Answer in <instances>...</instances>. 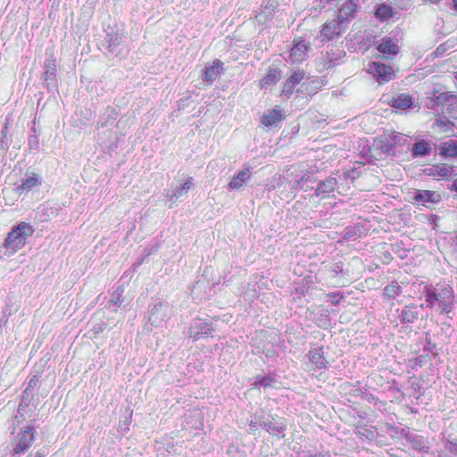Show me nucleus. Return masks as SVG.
<instances>
[{
  "instance_id": "1",
  "label": "nucleus",
  "mask_w": 457,
  "mask_h": 457,
  "mask_svg": "<svg viewBox=\"0 0 457 457\" xmlns=\"http://www.w3.org/2000/svg\"><path fill=\"white\" fill-rule=\"evenodd\" d=\"M426 306L432 309L437 304L441 314H449L453 306V290L449 285H437L436 287H427L425 294Z\"/></svg>"
},
{
  "instance_id": "2",
  "label": "nucleus",
  "mask_w": 457,
  "mask_h": 457,
  "mask_svg": "<svg viewBox=\"0 0 457 457\" xmlns=\"http://www.w3.org/2000/svg\"><path fill=\"white\" fill-rule=\"evenodd\" d=\"M34 228L26 222H21L8 234L4 247L9 255L13 254L25 245L27 237L32 236Z\"/></svg>"
},
{
  "instance_id": "3",
  "label": "nucleus",
  "mask_w": 457,
  "mask_h": 457,
  "mask_svg": "<svg viewBox=\"0 0 457 457\" xmlns=\"http://www.w3.org/2000/svg\"><path fill=\"white\" fill-rule=\"evenodd\" d=\"M35 428L28 426L22 428L16 436V441L13 445V454H21L29 449L35 440Z\"/></svg>"
},
{
  "instance_id": "4",
  "label": "nucleus",
  "mask_w": 457,
  "mask_h": 457,
  "mask_svg": "<svg viewBox=\"0 0 457 457\" xmlns=\"http://www.w3.org/2000/svg\"><path fill=\"white\" fill-rule=\"evenodd\" d=\"M367 70L379 84L388 82L395 77L393 68L380 62L370 63Z\"/></svg>"
},
{
  "instance_id": "5",
  "label": "nucleus",
  "mask_w": 457,
  "mask_h": 457,
  "mask_svg": "<svg viewBox=\"0 0 457 457\" xmlns=\"http://www.w3.org/2000/svg\"><path fill=\"white\" fill-rule=\"evenodd\" d=\"M345 29V25L337 19L326 22L320 30V37L321 41H330L341 36Z\"/></svg>"
},
{
  "instance_id": "6",
  "label": "nucleus",
  "mask_w": 457,
  "mask_h": 457,
  "mask_svg": "<svg viewBox=\"0 0 457 457\" xmlns=\"http://www.w3.org/2000/svg\"><path fill=\"white\" fill-rule=\"evenodd\" d=\"M310 49L311 46L305 40L297 38L294 40L289 57L287 60L292 63L302 62L308 57Z\"/></svg>"
},
{
  "instance_id": "7",
  "label": "nucleus",
  "mask_w": 457,
  "mask_h": 457,
  "mask_svg": "<svg viewBox=\"0 0 457 457\" xmlns=\"http://www.w3.org/2000/svg\"><path fill=\"white\" fill-rule=\"evenodd\" d=\"M213 331V328L212 324L207 321L195 319L193 320L189 327L188 334L190 337L194 338V340H198L200 338L208 337Z\"/></svg>"
},
{
  "instance_id": "8",
  "label": "nucleus",
  "mask_w": 457,
  "mask_h": 457,
  "mask_svg": "<svg viewBox=\"0 0 457 457\" xmlns=\"http://www.w3.org/2000/svg\"><path fill=\"white\" fill-rule=\"evenodd\" d=\"M308 359L307 365H310V370H321L327 369V360L324 356L322 347L311 349L305 355Z\"/></svg>"
},
{
  "instance_id": "9",
  "label": "nucleus",
  "mask_w": 457,
  "mask_h": 457,
  "mask_svg": "<svg viewBox=\"0 0 457 457\" xmlns=\"http://www.w3.org/2000/svg\"><path fill=\"white\" fill-rule=\"evenodd\" d=\"M278 7L275 0H263L260 11L255 15V19L259 24H266L271 21Z\"/></svg>"
},
{
  "instance_id": "10",
  "label": "nucleus",
  "mask_w": 457,
  "mask_h": 457,
  "mask_svg": "<svg viewBox=\"0 0 457 457\" xmlns=\"http://www.w3.org/2000/svg\"><path fill=\"white\" fill-rule=\"evenodd\" d=\"M106 42L109 53L120 57H124L128 54L129 49L126 46H123L122 37L118 33L108 34Z\"/></svg>"
},
{
  "instance_id": "11",
  "label": "nucleus",
  "mask_w": 457,
  "mask_h": 457,
  "mask_svg": "<svg viewBox=\"0 0 457 457\" xmlns=\"http://www.w3.org/2000/svg\"><path fill=\"white\" fill-rule=\"evenodd\" d=\"M169 305L167 303H156L149 310L148 320L153 326L158 327L167 318Z\"/></svg>"
},
{
  "instance_id": "12",
  "label": "nucleus",
  "mask_w": 457,
  "mask_h": 457,
  "mask_svg": "<svg viewBox=\"0 0 457 457\" xmlns=\"http://www.w3.org/2000/svg\"><path fill=\"white\" fill-rule=\"evenodd\" d=\"M423 304L420 307L416 304L405 305L402 310H397L398 319L401 323H414L420 315V308H422Z\"/></svg>"
},
{
  "instance_id": "13",
  "label": "nucleus",
  "mask_w": 457,
  "mask_h": 457,
  "mask_svg": "<svg viewBox=\"0 0 457 457\" xmlns=\"http://www.w3.org/2000/svg\"><path fill=\"white\" fill-rule=\"evenodd\" d=\"M252 177V170L249 165L245 166V168L238 171L230 180L228 185L229 190H238L240 189L245 183H246L250 178Z\"/></svg>"
},
{
  "instance_id": "14",
  "label": "nucleus",
  "mask_w": 457,
  "mask_h": 457,
  "mask_svg": "<svg viewBox=\"0 0 457 457\" xmlns=\"http://www.w3.org/2000/svg\"><path fill=\"white\" fill-rule=\"evenodd\" d=\"M42 184L41 179L38 175L35 173L26 174L25 178L21 179V184L19 185L15 190L19 195L23 193H28L32 188L38 187Z\"/></svg>"
},
{
  "instance_id": "15",
  "label": "nucleus",
  "mask_w": 457,
  "mask_h": 457,
  "mask_svg": "<svg viewBox=\"0 0 457 457\" xmlns=\"http://www.w3.org/2000/svg\"><path fill=\"white\" fill-rule=\"evenodd\" d=\"M413 200L421 203L423 205L428 204H437L441 201V195L436 191L430 190H416Z\"/></svg>"
},
{
  "instance_id": "16",
  "label": "nucleus",
  "mask_w": 457,
  "mask_h": 457,
  "mask_svg": "<svg viewBox=\"0 0 457 457\" xmlns=\"http://www.w3.org/2000/svg\"><path fill=\"white\" fill-rule=\"evenodd\" d=\"M222 66L223 62L220 60H215L212 64L206 66L202 76L203 80L212 84L221 73Z\"/></svg>"
},
{
  "instance_id": "17",
  "label": "nucleus",
  "mask_w": 457,
  "mask_h": 457,
  "mask_svg": "<svg viewBox=\"0 0 457 457\" xmlns=\"http://www.w3.org/2000/svg\"><path fill=\"white\" fill-rule=\"evenodd\" d=\"M358 4L353 0H347L343 6L339 9L337 20L345 22L348 21L350 18H353L356 12Z\"/></svg>"
},
{
  "instance_id": "18",
  "label": "nucleus",
  "mask_w": 457,
  "mask_h": 457,
  "mask_svg": "<svg viewBox=\"0 0 457 457\" xmlns=\"http://www.w3.org/2000/svg\"><path fill=\"white\" fill-rule=\"evenodd\" d=\"M435 102L437 105H442L449 111L457 104V95L451 92H442L435 96Z\"/></svg>"
},
{
  "instance_id": "19",
  "label": "nucleus",
  "mask_w": 457,
  "mask_h": 457,
  "mask_svg": "<svg viewBox=\"0 0 457 457\" xmlns=\"http://www.w3.org/2000/svg\"><path fill=\"white\" fill-rule=\"evenodd\" d=\"M378 50L384 55L386 56H394L396 55L399 52V46L396 42H395L390 37H384L379 44Z\"/></svg>"
},
{
  "instance_id": "20",
  "label": "nucleus",
  "mask_w": 457,
  "mask_h": 457,
  "mask_svg": "<svg viewBox=\"0 0 457 457\" xmlns=\"http://www.w3.org/2000/svg\"><path fill=\"white\" fill-rule=\"evenodd\" d=\"M388 136L390 137V144L393 145L395 153L402 151L404 146L407 149L410 148L411 140L408 136L402 133H392Z\"/></svg>"
},
{
  "instance_id": "21",
  "label": "nucleus",
  "mask_w": 457,
  "mask_h": 457,
  "mask_svg": "<svg viewBox=\"0 0 457 457\" xmlns=\"http://www.w3.org/2000/svg\"><path fill=\"white\" fill-rule=\"evenodd\" d=\"M193 179L191 177L187 178L186 182L181 186H177L170 190L168 191L166 196L170 200L178 199L179 197H182L183 195H186L188 192V190L192 187Z\"/></svg>"
},
{
  "instance_id": "22",
  "label": "nucleus",
  "mask_w": 457,
  "mask_h": 457,
  "mask_svg": "<svg viewBox=\"0 0 457 457\" xmlns=\"http://www.w3.org/2000/svg\"><path fill=\"white\" fill-rule=\"evenodd\" d=\"M262 427L269 433L278 436L282 434L286 428L285 423L282 420H267L262 423Z\"/></svg>"
},
{
  "instance_id": "23",
  "label": "nucleus",
  "mask_w": 457,
  "mask_h": 457,
  "mask_svg": "<svg viewBox=\"0 0 457 457\" xmlns=\"http://www.w3.org/2000/svg\"><path fill=\"white\" fill-rule=\"evenodd\" d=\"M337 184V180L336 178H333V177L328 178L327 179L321 181L318 185V187L315 190V195L317 196L325 197L327 195H328L329 193L334 191Z\"/></svg>"
},
{
  "instance_id": "24",
  "label": "nucleus",
  "mask_w": 457,
  "mask_h": 457,
  "mask_svg": "<svg viewBox=\"0 0 457 457\" xmlns=\"http://www.w3.org/2000/svg\"><path fill=\"white\" fill-rule=\"evenodd\" d=\"M281 111L278 108L268 111L262 118V123L266 127L276 125L282 120Z\"/></svg>"
},
{
  "instance_id": "25",
  "label": "nucleus",
  "mask_w": 457,
  "mask_h": 457,
  "mask_svg": "<svg viewBox=\"0 0 457 457\" xmlns=\"http://www.w3.org/2000/svg\"><path fill=\"white\" fill-rule=\"evenodd\" d=\"M440 154L445 157L457 156V140L448 139L440 145Z\"/></svg>"
},
{
  "instance_id": "26",
  "label": "nucleus",
  "mask_w": 457,
  "mask_h": 457,
  "mask_svg": "<svg viewBox=\"0 0 457 457\" xmlns=\"http://www.w3.org/2000/svg\"><path fill=\"white\" fill-rule=\"evenodd\" d=\"M373 146L379 148L383 154L388 155L395 154V150L394 149L393 145L390 144V137L388 135L376 141Z\"/></svg>"
},
{
  "instance_id": "27",
  "label": "nucleus",
  "mask_w": 457,
  "mask_h": 457,
  "mask_svg": "<svg viewBox=\"0 0 457 457\" xmlns=\"http://www.w3.org/2000/svg\"><path fill=\"white\" fill-rule=\"evenodd\" d=\"M393 107L406 110L412 105V98L407 94H401L393 100Z\"/></svg>"
},
{
  "instance_id": "28",
  "label": "nucleus",
  "mask_w": 457,
  "mask_h": 457,
  "mask_svg": "<svg viewBox=\"0 0 457 457\" xmlns=\"http://www.w3.org/2000/svg\"><path fill=\"white\" fill-rule=\"evenodd\" d=\"M431 152V146L424 140L419 141L413 145L412 156H425L429 154Z\"/></svg>"
},
{
  "instance_id": "29",
  "label": "nucleus",
  "mask_w": 457,
  "mask_h": 457,
  "mask_svg": "<svg viewBox=\"0 0 457 457\" xmlns=\"http://www.w3.org/2000/svg\"><path fill=\"white\" fill-rule=\"evenodd\" d=\"M402 294V287L397 282H392L384 287V296L387 299H395Z\"/></svg>"
},
{
  "instance_id": "30",
  "label": "nucleus",
  "mask_w": 457,
  "mask_h": 457,
  "mask_svg": "<svg viewBox=\"0 0 457 457\" xmlns=\"http://www.w3.org/2000/svg\"><path fill=\"white\" fill-rule=\"evenodd\" d=\"M280 79V71L278 69H270L267 75L262 80V87L276 84Z\"/></svg>"
},
{
  "instance_id": "31",
  "label": "nucleus",
  "mask_w": 457,
  "mask_h": 457,
  "mask_svg": "<svg viewBox=\"0 0 457 457\" xmlns=\"http://www.w3.org/2000/svg\"><path fill=\"white\" fill-rule=\"evenodd\" d=\"M392 15H393V9L386 4L379 5L376 11V16L382 21H385V20L390 18Z\"/></svg>"
},
{
  "instance_id": "32",
  "label": "nucleus",
  "mask_w": 457,
  "mask_h": 457,
  "mask_svg": "<svg viewBox=\"0 0 457 457\" xmlns=\"http://www.w3.org/2000/svg\"><path fill=\"white\" fill-rule=\"evenodd\" d=\"M356 434L361 438H366L368 440H372L375 437V432L370 428H368L366 426L357 427Z\"/></svg>"
},
{
  "instance_id": "33",
  "label": "nucleus",
  "mask_w": 457,
  "mask_h": 457,
  "mask_svg": "<svg viewBox=\"0 0 457 457\" xmlns=\"http://www.w3.org/2000/svg\"><path fill=\"white\" fill-rule=\"evenodd\" d=\"M45 79H54L55 77V63L54 60H48L45 62Z\"/></svg>"
},
{
  "instance_id": "34",
  "label": "nucleus",
  "mask_w": 457,
  "mask_h": 457,
  "mask_svg": "<svg viewBox=\"0 0 457 457\" xmlns=\"http://www.w3.org/2000/svg\"><path fill=\"white\" fill-rule=\"evenodd\" d=\"M9 141L7 139V131L1 132L0 137V158H3L9 148Z\"/></svg>"
},
{
  "instance_id": "35",
  "label": "nucleus",
  "mask_w": 457,
  "mask_h": 457,
  "mask_svg": "<svg viewBox=\"0 0 457 457\" xmlns=\"http://www.w3.org/2000/svg\"><path fill=\"white\" fill-rule=\"evenodd\" d=\"M275 382H276L275 379L273 378H271L270 376H263V377L258 378L254 382V386L255 387H261V386L268 387V386H271Z\"/></svg>"
},
{
  "instance_id": "36",
  "label": "nucleus",
  "mask_w": 457,
  "mask_h": 457,
  "mask_svg": "<svg viewBox=\"0 0 457 457\" xmlns=\"http://www.w3.org/2000/svg\"><path fill=\"white\" fill-rule=\"evenodd\" d=\"M304 78V71L301 70L295 71L291 76L287 79L291 82L295 87L300 83Z\"/></svg>"
},
{
  "instance_id": "37",
  "label": "nucleus",
  "mask_w": 457,
  "mask_h": 457,
  "mask_svg": "<svg viewBox=\"0 0 457 457\" xmlns=\"http://www.w3.org/2000/svg\"><path fill=\"white\" fill-rule=\"evenodd\" d=\"M445 447L451 453L457 455V438L446 437Z\"/></svg>"
},
{
  "instance_id": "38",
  "label": "nucleus",
  "mask_w": 457,
  "mask_h": 457,
  "mask_svg": "<svg viewBox=\"0 0 457 457\" xmlns=\"http://www.w3.org/2000/svg\"><path fill=\"white\" fill-rule=\"evenodd\" d=\"M294 89H295V86L291 82L287 80L283 84L281 95L287 96V98H289L291 96V95L293 94Z\"/></svg>"
},
{
  "instance_id": "39",
  "label": "nucleus",
  "mask_w": 457,
  "mask_h": 457,
  "mask_svg": "<svg viewBox=\"0 0 457 457\" xmlns=\"http://www.w3.org/2000/svg\"><path fill=\"white\" fill-rule=\"evenodd\" d=\"M437 127L442 128L444 131L452 130L453 124L448 120H436L435 123Z\"/></svg>"
},
{
  "instance_id": "40",
  "label": "nucleus",
  "mask_w": 457,
  "mask_h": 457,
  "mask_svg": "<svg viewBox=\"0 0 457 457\" xmlns=\"http://www.w3.org/2000/svg\"><path fill=\"white\" fill-rule=\"evenodd\" d=\"M328 301L331 302L333 304H337L339 303L341 299H343V296L339 293H329L328 295Z\"/></svg>"
},
{
  "instance_id": "41",
  "label": "nucleus",
  "mask_w": 457,
  "mask_h": 457,
  "mask_svg": "<svg viewBox=\"0 0 457 457\" xmlns=\"http://www.w3.org/2000/svg\"><path fill=\"white\" fill-rule=\"evenodd\" d=\"M343 270L341 263L337 262L332 266V271L337 275Z\"/></svg>"
},
{
  "instance_id": "42",
  "label": "nucleus",
  "mask_w": 457,
  "mask_h": 457,
  "mask_svg": "<svg viewBox=\"0 0 457 457\" xmlns=\"http://www.w3.org/2000/svg\"><path fill=\"white\" fill-rule=\"evenodd\" d=\"M337 63L334 62L331 59H328V60H325V65L328 69L329 68H332L333 66H335Z\"/></svg>"
},
{
  "instance_id": "43",
  "label": "nucleus",
  "mask_w": 457,
  "mask_h": 457,
  "mask_svg": "<svg viewBox=\"0 0 457 457\" xmlns=\"http://www.w3.org/2000/svg\"><path fill=\"white\" fill-rule=\"evenodd\" d=\"M303 457H329V454L328 453L322 454V453H315V454H309L308 456L307 455H304Z\"/></svg>"
},
{
  "instance_id": "44",
  "label": "nucleus",
  "mask_w": 457,
  "mask_h": 457,
  "mask_svg": "<svg viewBox=\"0 0 457 457\" xmlns=\"http://www.w3.org/2000/svg\"><path fill=\"white\" fill-rule=\"evenodd\" d=\"M307 179H308V177H306V176H303L299 180H296V181H295V187H300L301 183H302L303 181H304V180H307Z\"/></svg>"
},
{
  "instance_id": "45",
  "label": "nucleus",
  "mask_w": 457,
  "mask_h": 457,
  "mask_svg": "<svg viewBox=\"0 0 457 457\" xmlns=\"http://www.w3.org/2000/svg\"><path fill=\"white\" fill-rule=\"evenodd\" d=\"M34 457H46V453L44 451H38Z\"/></svg>"
},
{
  "instance_id": "46",
  "label": "nucleus",
  "mask_w": 457,
  "mask_h": 457,
  "mask_svg": "<svg viewBox=\"0 0 457 457\" xmlns=\"http://www.w3.org/2000/svg\"><path fill=\"white\" fill-rule=\"evenodd\" d=\"M119 295H118L117 296H115L114 295H112L111 302H112L113 304H117L118 303V302H119Z\"/></svg>"
},
{
  "instance_id": "47",
  "label": "nucleus",
  "mask_w": 457,
  "mask_h": 457,
  "mask_svg": "<svg viewBox=\"0 0 457 457\" xmlns=\"http://www.w3.org/2000/svg\"><path fill=\"white\" fill-rule=\"evenodd\" d=\"M447 170H448V169H447V168H445V167H442V168L440 169L439 174H440V175H446V174H447Z\"/></svg>"
},
{
  "instance_id": "48",
  "label": "nucleus",
  "mask_w": 457,
  "mask_h": 457,
  "mask_svg": "<svg viewBox=\"0 0 457 457\" xmlns=\"http://www.w3.org/2000/svg\"><path fill=\"white\" fill-rule=\"evenodd\" d=\"M8 127H9V122L7 121V122H5L4 129L2 131H7L8 132Z\"/></svg>"
},
{
  "instance_id": "49",
  "label": "nucleus",
  "mask_w": 457,
  "mask_h": 457,
  "mask_svg": "<svg viewBox=\"0 0 457 457\" xmlns=\"http://www.w3.org/2000/svg\"><path fill=\"white\" fill-rule=\"evenodd\" d=\"M453 5L454 10L457 11V0H453Z\"/></svg>"
},
{
  "instance_id": "50",
  "label": "nucleus",
  "mask_w": 457,
  "mask_h": 457,
  "mask_svg": "<svg viewBox=\"0 0 457 457\" xmlns=\"http://www.w3.org/2000/svg\"><path fill=\"white\" fill-rule=\"evenodd\" d=\"M453 187L457 191V179L454 180Z\"/></svg>"
},
{
  "instance_id": "51",
  "label": "nucleus",
  "mask_w": 457,
  "mask_h": 457,
  "mask_svg": "<svg viewBox=\"0 0 457 457\" xmlns=\"http://www.w3.org/2000/svg\"><path fill=\"white\" fill-rule=\"evenodd\" d=\"M426 2H430V3H438L440 0H425Z\"/></svg>"
},
{
  "instance_id": "52",
  "label": "nucleus",
  "mask_w": 457,
  "mask_h": 457,
  "mask_svg": "<svg viewBox=\"0 0 457 457\" xmlns=\"http://www.w3.org/2000/svg\"><path fill=\"white\" fill-rule=\"evenodd\" d=\"M442 48H443V45H441V46H437V48H436V52H440Z\"/></svg>"
},
{
  "instance_id": "53",
  "label": "nucleus",
  "mask_w": 457,
  "mask_h": 457,
  "mask_svg": "<svg viewBox=\"0 0 457 457\" xmlns=\"http://www.w3.org/2000/svg\"><path fill=\"white\" fill-rule=\"evenodd\" d=\"M34 385L33 379L29 380V386Z\"/></svg>"
},
{
  "instance_id": "54",
  "label": "nucleus",
  "mask_w": 457,
  "mask_h": 457,
  "mask_svg": "<svg viewBox=\"0 0 457 457\" xmlns=\"http://www.w3.org/2000/svg\"><path fill=\"white\" fill-rule=\"evenodd\" d=\"M34 385L33 379L29 380V386Z\"/></svg>"
}]
</instances>
